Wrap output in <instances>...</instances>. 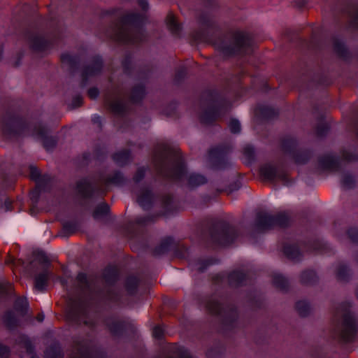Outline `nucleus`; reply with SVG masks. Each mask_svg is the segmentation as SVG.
<instances>
[{
    "label": "nucleus",
    "instance_id": "1",
    "mask_svg": "<svg viewBox=\"0 0 358 358\" xmlns=\"http://www.w3.org/2000/svg\"><path fill=\"white\" fill-rule=\"evenodd\" d=\"M199 22L203 30L192 33L191 36L195 42L211 44L227 56L243 55L251 51L252 38L250 34L232 30L221 36L214 21L205 13L200 15Z\"/></svg>",
    "mask_w": 358,
    "mask_h": 358
},
{
    "label": "nucleus",
    "instance_id": "2",
    "mask_svg": "<svg viewBox=\"0 0 358 358\" xmlns=\"http://www.w3.org/2000/svg\"><path fill=\"white\" fill-rule=\"evenodd\" d=\"M152 163L157 176L165 180H180L186 173V166L180 150L166 144H159L155 148Z\"/></svg>",
    "mask_w": 358,
    "mask_h": 358
},
{
    "label": "nucleus",
    "instance_id": "3",
    "mask_svg": "<svg viewBox=\"0 0 358 358\" xmlns=\"http://www.w3.org/2000/svg\"><path fill=\"white\" fill-rule=\"evenodd\" d=\"M141 16L138 13H127L113 22L108 35L113 41L135 45L145 40L141 27Z\"/></svg>",
    "mask_w": 358,
    "mask_h": 358
},
{
    "label": "nucleus",
    "instance_id": "4",
    "mask_svg": "<svg viewBox=\"0 0 358 358\" xmlns=\"http://www.w3.org/2000/svg\"><path fill=\"white\" fill-rule=\"evenodd\" d=\"M238 236L235 227L225 220H216L208 222L202 230L201 239L212 245H228Z\"/></svg>",
    "mask_w": 358,
    "mask_h": 358
},
{
    "label": "nucleus",
    "instance_id": "5",
    "mask_svg": "<svg viewBox=\"0 0 358 358\" xmlns=\"http://www.w3.org/2000/svg\"><path fill=\"white\" fill-rule=\"evenodd\" d=\"M124 181V178L120 171L114 172L111 176H108L104 182H91L87 178H83L76 182V189L78 194L83 199H90L97 194L103 197L108 190L106 186L108 184L120 185Z\"/></svg>",
    "mask_w": 358,
    "mask_h": 358
},
{
    "label": "nucleus",
    "instance_id": "6",
    "mask_svg": "<svg viewBox=\"0 0 358 358\" xmlns=\"http://www.w3.org/2000/svg\"><path fill=\"white\" fill-rule=\"evenodd\" d=\"M203 97L213 106L205 110L200 115V122L203 124H212L224 114L230 106L229 101L216 90H208Z\"/></svg>",
    "mask_w": 358,
    "mask_h": 358
},
{
    "label": "nucleus",
    "instance_id": "7",
    "mask_svg": "<svg viewBox=\"0 0 358 358\" xmlns=\"http://www.w3.org/2000/svg\"><path fill=\"white\" fill-rule=\"evenodd\" d=\"M221 300L222 299H218L215 295H212L206 300L205 308L209 314L220 316L223 328L231 330L236 327L237 310L233 306L224 308Z\"/></svg>",
    "mask_w": 358,
    "mask_h": 358
},
{
    "label": "nucleus",
    "instance_id": "8",
    "mask_svg": "<svg viewBox=\"0 0 358 358\" xmlns=\"http://www.w3.org/2000/svg\"><path fill=\"white\" fill-rule=\"evenodd\" d=\"M88 312L87 303L84 300L80 298L69 299L65 313L67 322L76 325L83 323L90 328H93L95 327V322L87 320Z\"/></svg>",
    "mask_w": 358,
    "mask_h": 358
},
{
    "label": "nucleus",
    "instance_id": "9",
    "mask_svg": "<svg viewBox=\"0 0 358 358\" xmlns=\"http://www.w3.org/2000/svg\"><path fill=\"white\" fill-rule=\"evenodd\" d=\"M280 147L282 152L290 156L298 165L306 164L313 156L310 150L298 148L296 139L290 135L284 136L280 138Z\"/></svg>",
    "mask_w": 358,
    "mask_h": 358
},
{
    "label": "nucleus",
    "instance_id": "10",
    "mask_svg": "<svg viewBox=\"0 0 358 358\" xmlns=\"http://www.w3.org/2000/svg\"><path fill=\"white\" fill-rule=\"evenodd\" d=\"M2 132L7 138H17L25 134L29 124L15 113H6L2 118Z\"/></svg>",
    "mask_w": 358,
    "mask_h": 358
},
{
    "label": "nucleus",
    "instance_id": "11",
    "mask_svg": "<svg viewBox=\"0 0 358 358\" xmlns=\"http://www.w3.org/2000/svg\"><path fill=\"white\" fill-rule=\"evenodd\" d=\"M358 334V320L350 312L343 314L336 333L338 341L342 343H350L355 341Z\"/></svg>",
    "mask_w": 358,
    "mask_h": 358
},
{
    "label": "nucleus",
    "instance_id": "12",
    "mask_svg": "<svg viewBox=\"0 0 358 358\" xmlns=\"http://www.w3.org/2000/svg\"><path fill=\"white\" fill-rule=\"evenodd\" d=\"M125 93L120 86H114L106 92L104 104L107 109L115 115H122L126 112V106L122 101Z\"/></svg>",
    "mask_w": 358,
    "mask_h": 358
},
{
    "label": "nucleus",
    "instance_id": "13",
    "mask_svg": "<svg viewBox=\"0 0 358 358\" xmlns=\"http://www.w3.org/2000/svg\"><path fill=\"white\" fill-rule=\"evenodd\" d=\"M169 250H173L174 255L179 259H185L188 255L187 248L183 244L175 243L172 238L166 237L162 240L161 243L152 251L155 256L165 254Z\"/></svg>",
    "mask_w": 358,
    "mask_h": 358
},
{
    "label": "nucleus",
    "instance_id": "14",
    "mask_svg": "<svg viewBox=\"0 0 358 358\" xmlns=\"http://www.w3.org/2000/svg\"><path fill=\"white\" fill-rule=\"evenodd\" d=\"M227 280L228 285L231 287H238L247 284L248 278L246 273L239 270H234L228 274L220 273L214 275L211 280L214 285H221Z\"/></svg>",
    "mask_w": 358,
    "mask_h": 358
},
{
    "label": "nucleus",
    "instance_id": "15",
    "mask_svg": "<svg viewBox=\"0 0 358 358\" xmlns=\"http://www.w3.org/2000/svg\"><path fill=\"white\" fill-rule=\"evenodd\" d=\"M230 150L229 144H222L212 148L208 151L209 160L215 169H222L227 167V154Z\"/></svg>",
    "mask_w": 358,
    "mask_h": 358
},
{
    "label": "nucleus",
    "instance_id": "16",
    "mask_svg": "<svg viewBox=\"0 0 358 358\" xmlns=\"http://www.w3.org/2000/svg\"><path fill=\"white\" fill-rule=\"evenodd\" d=\"M103 68V60L99 56L92 57L90 63L87 65L82 72V85H85L89 77L98 75Z\"/></svg>",
    "mask_w": 358,
    "mask_h": 358
},
{
    "label": "nucleus",
    "instance_id": "17",
    "mask_svg": "<svg viewBox=\"0 0 358 358\" xmlns=\"http://www.w3.org/2000/svg\"><path fill=\"white\" fill-rule=\"evenodd\" d=\"M48 129L41 124L34 127L33 135L37 136L42 141L45 150H50L55 147L57 140L52 136H48Z\"/></svg>",
    "mask_w": 358,
    "mask_h": 358
},
{
    "label": "nucleus",
    "instance_id": "18",
    "mask_svg": "<svg viewBox=\"0 0 358 358\" xmlns=\"http://www.w3.org/2000/svg\"><path fill=\"white\" fill-rule=\"evenodd\" d=\"M31 50L34 52L39 53L49 50L55 41L45 38L41 35H33L29 38Z\"/></svg>",
    "mask_w": 358,
    "mask_h": 358
},
{
    "label": "nucleus",
    "instance_id": "19",
    "mask_svg": "<svg viewBox=\"0 0 358 358\" xmlns=\"http://www.w3.org/2000/svg\"><path fill=\"white\" fill-rule=\"evenodd\" d=\"M72 348L76 352L69 358H95L86 341L73 340Z\"/></svg>",
    "mask_w": 358,
    "mask_h": 358
},
{
    "label": "nucleus",
    "instance_id": "20",
    "mask_svg": "<svg viewBox=\"0 0 358 358\" xmlns=\"http://www.w3.org/2000/svg\"><path fill=\"white\" fill-rule=\"evenodd\" d=\"M103 323L112 336L118 337L122 334L124 328L123 321L117 320L113 317H109L103 320Z\"/></svg>",
    "mask_w": 358,
    "mask_h": 358
},
{
    "label": "nucleus",
    "instance_id": "21",
    "mask_svg": "<svg viewBox=\"0 0 358 358\" xmlns=\"http://www.w3.org/2000/svg\"><path fill=\"white\" fill-rule=\"evenodd\" d=\"M275 180L287 184L290 181L289 173L284 167H276L270 164V184H272Z\"/></svg>",
    "mask_w": 358,
    "mask_h": 358
},
{
    "label": "nucleus",
    "instance_id": "22",
    "mask_svg": "<svg viewBox=\"0 0 358 358\" xmlns=\"http://www.w3.org/2000/svg\"><path fill=\"white\" fill-rule=\"evenodd\" d=\"M120 273L117 266L108 265L103 271L102 279L107 285H113L118 280Z\"/></svg>",
    "mask_w": 358,
    "mask_h": 358
},
{
    "label": "nucleus",
    "instance_id": "23",
    "mask_svg": "<svg viewBox=\"0 0 358 358\" xmlns=\"http://www.w3.org/2000/svg\"><path fill=\"white\" fill-rule=\"evenodd\" d=\"M318 164L323 170L338 171L340 169L338 161L328 155L320 156Z\"/></svg>",
    "mask_w": 358,
    "mask_h": 358
},
{
    "label": "nucleus",
    "instance_id": "24",
    "mask_svg": "<svg viewBox=\"0 0 358 358\" xmlns=\"http://www.w3.org/2000/svg\"><path fill=\"white\" fill-rule=\"evenodd\" d=\"M253 227L257 232H263L268 228V213L266 211H257Z\"/></svg>",
    "mask_w": 358,
    "mask_h": 358
},
{
    "label": "nucleus",
    "instance_id": "25",
    "mask_svg": "<svg viewBox=\"0 0 358 358\" xmlns=\"http://www.w3.org/2000/svg\"><path fill=\"white\" fill-rule=\"evenodd\" d=\"M282 252L289 259L299 260L301 257V252L299 246L296 243H284L282 246Z\"/></svg>",
    "mask_w": 358,
    "mask_h": 358
},
{
    "label": "nucleus",
    "instance_id": "26",
    "mask_svg": "<svg viewBox=\"0 0 358 358\" xmlns=\"http://www.w3.org/2000/svg\"><path fill=\"white\" fill-rule=\"evenodd\" d=\"M346 14L348 17V27L353 29H358V4L348 7Z\"/></svg>",
    "mask_w": 358,
    "mask_h": 358
},
{
    "label": "nucleus",
    "instance_id": "27",
    "mask_svg": "<svg viewBox=\"0 0 358 358\" xmlns=\"http://www.w3.org/2000/svg\"><path fill=\"white\" fill-rule=\"evenodd\" d=\"M50 277V272L44 269V271L35 276L34 278V287L39 292H43L45 287L48 284V281Z\"/></svg>",
    "mask_w": 358,
    "mask_h": 358
},
{
    "label": "nucleus",
    "instance_id": "28",
    "mask_svg": "<svg viewBox=\"0 0 358 358\" xmlns=\"http://www.w3.org/2000/svg\"><path fill=\"white\" fill-rule=\"evenodd\" d=\"M95 277L93 275L87 276L84 273H79L76 276V281L78 287L84 291H90L92 285L94 283Z\"/></svg>",
    "mask_w": 358,
    "mask_h": 358
},
{
    "label": "nucleus",
    "instance_id": "29",
    "mask_svg": "<svg viewBox=\"0 0 358 358\" xmlns=\"http://www.w3.org/2000/svg\"><path fill=\"white\" fill-rule=\"evenodd\" d=\"M289 217L282 213L275 215H270V229L273 226H278L280 228H286L289 225Z\"/></svg>",
    "mask_w": 358,
    "mask_h": 358
},
{
    "label": "nucleus",
    "instance_id": "30",
    "mask_svg": "<svg viewBox=\"0 0 358 358\" xmlns=\"http://www.w3.org/2000/svg\"><path fill=\"white\" fill-rule=\"evenodd\" d=\"M29 178L31 180H34L36 184L37 182H41V185H50L51 178L50 176L45 174L41 175L39 169L34 166H29Z\"/></svg>",
    "mask_w": 358,
    "mask_h": 358
},
{
    "label": "nucleus",
    "instance_id": "31",
    "mask_svg": "<svg viewBox=\"0 0 358 358\" xmlns=\"http://www.w3.org/2000/svg\"><path fill=\"white\" fill-rule=\"evenodd\" d=\"M140 285V279L135 275H129L125 279L124 287L127 293L130 296L136 294Z\"/></svg>",
    "mask_w": 358,
    "mask_h": 358
},
{
    "label": "nucleus",
    "instance_id": "32",
    "mask_svg": "<svg viewBox=\"0 0 358 358\" xmlns=\"http://www.w3.org/2000/svg\"><path fill=\"white\" fill-rule=\"evenodd\" d=\"M153 195L149 189H143L137 198V202L144 209L150 208L152 206Z\"/></svg>",
    "mask_w": 358,
    "mask_h": 358
},
{
    "label": "nucleus",
    "instance_id": "33",
    "mask_svg": "<svg viewBox=\"0 0 358 358\" xmlns=\"http://www.w3.org/2000/svg\"><path fill=\"white\" fill-rule=\"evenodd\" d=\"M166 26L171 33L177 37H179L181 31V24L178 22L176 16L169 13L166 19Z\"/></svg>",
    "mask_w": 358,
    "mask_h": 358
},
{
    "label": "nucleus",
    "instance_id": "34",
    "mask_svg": "<svg viewBox=\"0 0 358 358\" xmlns=\"http://www.w3.org/2000/svg\"><path fill=\"white\" fill-rule=\"evenodd\" d=\"M318 281L316 272L311 269L303 271L300 276V282L303 285H313Z\"/></svg>",
    "mask_w": 358,
    "mask_h": 358
},
{
    "label": "nucleus",
    "instance_id": "35",
    "mask_svg": "<svg viewBox=\"0 0 358 358\" xmlns=\"http://www.w3.org/2000/svg\"><path fill=\"white\" fill-rule=\"evenodd\" d=\"M145 94V87L142 85H136L132 87L128 99L131 103H136L141 101Z\"/></svg>",
    "mask_w": 358,
    "mask_h": 358
},
{
    "label": "nucleus",
    "instance_id": "36",
    "mask_svg": "<svg viewBox=\"0 0 358 358\" xmlns=\"http://www.w3.org/2000/svg\"><path fill=\"white\" fill-rule=\"evenodd\" d=\"M272 284L278 290L287 292L289 288L288 280L282 275L276 274L272 276Z\"/></svg>",
    "mask_w": 358,
    "mask_h": 358
},
{
    "label": "nucleus",
    "instance_id": "37",
    "mask_svg": "<svg viewBox=\"0 0 358 358\" xmlns=\"http://www.w3.org/2000/svg\"><path fill=\"white\" fill-rule=\"evenodd\" d=\"M334 51L338 57L343 60H347L349 58V52L345 45L337 38H334Z\"/></svg>",
    "mask_w": 358,
    "mask_h": 358
},
{
    "label": "nucleus",
    "instance_id": "38",
    "mask_svg": "<svg viewBox=\"0 0 358 358\" xmlns=\"http://www.w3.org/2000/svg\"><path fill=\"white\" fill-rule=\"evenodd\" d=\"M64 353L58 343L51 345L45 352L44 358H63Z\"/></svg>",
    "mask_w": 358,
    "mask_h": 358
},
{
    "label": "nucleus",
    "instance_id": "39",
    "mask_svg": "<svg viewBox=\"0 0 358 358\" xmlns=\"http://www.w3.org/2000/svg\"><path fill=\"white\" fill-rule=\"evenodd\" d=\"M50 185H41V182H37L35 187L30 191L29 197L33 204L36 205L38 203L40 194L42 191H45Z\"/></svg>",
    "mask_w": 358,
    "mask_h": 358
},
{
    "label": "nucleus",
    "instance_id": "40",
    "mask_svg": "<svg viewBox=\"0 0 358 358\" xmlns=\"http://www.w3.org/2000/svg\"><path fill=\"white\" fill-rule=\"evenodd\" d=\"M207 179L201 174L192 173L187 178V184L190 187H195L206 183Z\"/></svg>",
    "mask_w": 358,
    "mask_h": 358
},
{
    "label": "nucleus",
    "instance_id": "41",
    "mask_svg": "<svg viewBox=\"0 0 358 358\" xmlns=\"http://www.w3.org/2000/svg\"><path fill=\"white\" fill-rule=\"evenodd\" d=\"M60 60L62 64H67L71 71L77 68L79 63V59L77 56H72L69 54L62 55Z\"/></svg>",
    "mask_w": 358,
    "mask_h": 358
},
{
    "label": "nucleus",
    "instance_id": "42",
    "mask_svg": "<svg viewBox=\"0 0 358 358\" xmlns=\"http://www.w3.org/2000/svg\"><path fill=\"white\" fill-rule=\"evenodd\" d=\"M3 323L8 329H13L18 326L17 319L13 311L8 310L4 314Z\"/></svg>",
    "mask_w": 358,
    "mask_h": 358
},
{
    "label": "nucleus",
    "instance_id": "43",
    "mask_svg": "<svg viewBox=\"0 0 358 358\" xmlns=\"http://www.w3.org/2000/svg\"><path fill=\"white\" fill-rule=\"evenodd\" d=\"M113 161L118 165L127 164L130 159V152L128 150H123L113 155Z\"/></svg>",
    "mask_w": 358,
    "mask_h": 358
},
{
    "label": "nucleus",
    "instance_id": "44",
    "mask_svg": "<svg viewBox=\"0 0 358 358\" xmlns=\"http://www.w3.org/2000/svg\"><path fill=\"white\" fill-rule=\"evenodd\" d=\"M336 278L341 282H348L350 279V271L344 264H340L336 269Z\"/></svg>",
    "mask_w": 358,
    "mask_h": 358
},
{
    "label": "nucleus",
    "instance_id": "45",
    "mask_svg": "<svg viewBox=\"0 0 358 358\" xmlns=\"http://www.w3.org/2000/svg\"><path fill=\"white\" fill-rule=\"evenodd\" d=\"M295 309L300 317H304L309 315L310 307L306 301H299L295 303Z\"/></svg>",
    "mask_w": 358,
    "mask_h": 358
},
{
    "label": "nucleus",
    "instance_id": "46",
    "mask_svg": "<svg viewBox=\"0 0 358 358\" xmlns=\"http://www.w3.org/2000/svg\"><path fill=\"white\" fill-rule=\"evenodd\" d=\"M242 153L244 157L245 163L250 164L255 161V148L251 145H246L245 147H243Z\"/></svg>",
    "mask_w": 358,
    "mask_h": 358
},
{
    "label": "nucleus",
    "instance_id": "47",
    "mask_svg": "<svg viewBox=\"0 0 358 358\" xmlns=\"http://www.w3.org/2000/svg\"><path fill=\"white\" fill-rule=\"evenodd\" d=\"M34 259L44 266V269L48 270L51 265L50 261L46 254L43 251H36L33 253Z\"/></svg>",
    "mask_w": 358,
    "mask_h": 358
},
{
    "label": "nucleus",
    "instance_id": "48",
    "mask_svg": "<svg viewBox=\"0 0 358 358\" xmlns=\"http://www.w3.org/2000/svg\"><path fill=\"white\" fill-rule=\"evenodd\" d=\"M110 206L106 203L99 204L94 210L92 216L94 219H99L109 213Z\"/></svg>",
    "mask_w": 358,
    "mask_h": 358
},
{
    "label": "nucleus",
    "instance_id": "49",
    "mask_svg": "<svg viewBox=\"0 0 358 358\" xmlns=\"http://www.w3.org/2000/svg\"><path fill=\"white\" fill-rule=\"evenodd\" d=\"M64 232L67 235H72L79 229V224L76 221L65 222L62 225Z\"/></svg>",
    "mask_w": 358,
    "mask_h": 358
},
{
    "label": "nucleus",
    "instance_id": "50",
    "mask_svg": "<svg viewBox=\"0 0 358 358\" xmlns=\"http://www.w3.org/2000/svg\"><path fill=\"white\" fill-rule=\"evenodd\" d=\"M14 308L16 311L19 312L22 315L27 313V303L24 299L18 298L15 300L14 303Z\"/></svg>",
    "mask_w": 358,
    "mask_h": 358
},
{
    "label": "nucleus",
    "instance_id": "51",
    "mask_svg": "<svg viewBox=\"0 0 358 358\" xmlns=\"http://www.w3.org/2000/svg\"><path fill=\"white\" fill-rule=\"evenodd\" d=\"M103 297L112 302H118L121 299L120 294L113 289H107L103 294Z\"/></svg>",
    "mask_w": 358,
    "mask_h": 358
},
{
    "label": "nucleus",
    "instance_id": "52",
    "mask_svg": "<svg viewBox=\"0 0 358 358\" xmlns=\"http://www.w3.org/2000/svg\"><path fill=\"white\" fill-rule=\"evenodd\" d=\"M329 126L327 123H320L315 127V136L317 138L324 137L329 131Z\"/></svg>",
    "mask_w": 358,
    "mask_h": 358
},
{
    "label": "nucleus",
    "instance_id": "53",
    "mask_svg": "<svg viewBox=\"0 0 358 358\" xmlns=\"http://www.w3.org/2000/svg\"><path fill=\"white\" fill-rule=\"evenodd\" d=\"M342 185L345 189H352L355 187V180L354 177L350 174H345L343 176Z\"/></svg>",
    "mask_w": 358,
    "mask_h": 358
},
{
    "label": "nucleus",
    "instance_id": "54",
    "mask_svg": "<svg viewBox=\"0 0 358 358\" xmlns=\"http://www.w3.org/2000/svg\"><path fill=\"white\" fill-rule=\"evenodd\" d=\"M341 153V159L343 161L348 162H358V154H353L345 150H342Z\"/></svg>",
    "mask_w": 358,
    "mask_h": 358
},
{
    "label": "nucleus",
    "instance_id": "55",
    "mask_svg": "<svg viewBox=\"0 0 358 358\" xmlns=\"http://www.w3.org/2000/svg\"><path fill=\"white\" fill-rule=\"evenodd\" d=\"M214 264V262L213 261V259H199L196 262V270L199 272V273H202L203 272L206 268L210 266V265H212Z\"/></svg>",
    "mask_w": 358,
    "mask_h": 358
},
{
    "label": "nucleus",
    "instance_id": "56",
    "mask_svg": "<svg viewBox=\"0 0 358 358\" xmlns=\"http://www.w3.org/2000/svg\"><path fill=\"white\" fill-rule=\"evenodd\" d=\"M157 216H144V217H136L134 223L137 225L145 226L150 222H154Z\"/></svg>",
    "mask_w": 358,
    "mask_h": 358
},
{
    "label": "nucleus",
    "instance_id": "57",
    "mask_svg": "<svg viewBox=\"0 0 358 358\" xmlns=\"http://www.w3.org/2000/svg\"><path fill=\"white\" fill-rule=\"evenodd\" d=\"M259 178L261 181L267 182L268 181V164H264L259 169Z\"/></svg>",
    "mask_w": 358,
    "mask_h": 358
},
{
    "label": "nucleus",
    "instance_id": "58",
    "mask_svg": "<svg viewBox=\"0 0 358 358\" xmlns=\"http://www.w3.org/2000/svg\"><path fill=\"white\" fill-rule=\"evenodd\" d=\"M347 235L352 243L358 244V228H349L347 231Z\"/></svg>",
    "mask_w": 358,
    "mask_h": 358
},
{
    "label": "nucleus",
    "instance_id": "59",
    "mask_svg": "<svg viewBox=\"0 0 358 358\" xmlns=\"http://www.w3.org/2000/svg\"><path fill=\"white\" fill-rule=\"evenodd\" d=\"M122 65L123 67L124 73L126 74H130L131 67V57L130 55H126L122 60Z\"/></svg>",
    "mask_w": 358,
    "mask_h": 358
},
{
    "label": "nucleus",
    "instance_id": "60",
    "mask_svg": "<svg viewBox=\"0 0 358 358\" xmlns=\"http://www.w3.org/2000/svg\"><path fill=\"white\" fill-rule=\"evenodd\" d=\"M229 127L231 133L238 134L241 131V124L238 120L231 119L229 124Z\"/></svg>",
    "mask_w": 358,
    "mask_h": 358
},
{
    "label": "nucleus",
    "instance_id": "61",
    "mask_svg": "<svg viewBox=\"0 0 358 358\" xmlns=\"http://www.w3.org/2000/svg\"><path fill=\"white\" fill-rule=\"evenodd\" d=\"M312 248L314 250L320 252H324L327 250V245L319 241H313Z\"/></svg>",
    "mask_w": 358,
    "mask_h": 358
},
{
    "label": "nucleus",
    "instance_id": "62",
    "mask_svg": "<svg viewBox=\"0 0 358 358\" xmlns=\"http://www.w3.org/2000/svg\"><path fill=\"white\" fill-rule=\"evenodd\" d=\"M10 352V347L0 342V358H9Z\"/></svg>",
    "mask_w": 358,
    "mask_h": 358
},
{
    "label": "nucleus",
    "instance_id": "63",
    "mask_svg": "<svg viewBox=\"0 0 358 358\" xmlns=\"http://www.w3.org/2000/svg\"><path fill=\"white\" fill-rule=\"evenodd\" d=\"M186 74H187V70L185 68H184V67L179 68L176 72L174 80L176 83L180 82L182 80L184 79Z\"/></svg>",
    "mask_w": 358,
    "mask_h": 358
},
{
    "label": "nucleus",
    "instance_id": "64",
    "mask_svg": "<svg viewBox=\"0 0 358 358\" xmlns=\"http://www.w3.org/2000/svg\"><path fill=\"white\" fill-rule=\"evenodd\" d=\"M145 169L144 167H141L137 169L136 173L133 177V180L135 182H140L145 176Z\"/></svg>",
    "mask_w": 358,
    "mask_h": 358
}]
</instances>
